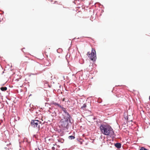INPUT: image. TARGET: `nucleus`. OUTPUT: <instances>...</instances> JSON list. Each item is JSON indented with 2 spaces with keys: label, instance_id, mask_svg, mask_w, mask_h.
<instances>
[{
  "label": "nucleus",
  "instance_id": "f257e3e1",
  "mask_svg": "<svg viewBox=\"0 0 150 150\" xmlns=\"http://www.w3.org/2000/svg\"><path fill=\"white\" fill-rule=\"evenodd\" d=\"M100 128L101 132L105 135L112 137L115 136L114 132L110 126L101 125Z\"/></svg>",
  "mask_w": 150,
  "mask_h": 150
},
{
  "label": "nucleus",
  "instance_id": "f03ea898",
  "mask_svg": "<svg viewBox=\"0 0 150 150\" xmlns=\"http://www.w3.org/2000/svg\"><path fill=\"white\" fill-rule=\"evenodd\" d=\"M87 55L91 60L95 61L96 59V52L94 49L92 48L91 53L88 52Z\"/></svg>",
  "mask_w": 150,
  "mask_h": 150
},
{
  "label": "nucleus",
  "instance_id": "7ed1b4c3",
  "mask_svg": "<svg viewBox=\"0 0 150 150\" xmlns=\"http://www.w3.org/2000/svg\"><path fill=\"white\" fill-rule=\"evenodd\" d=\"M40 123V122L38 120H33L31 122V125L33 127L39 129Z\"/></svg>",
  "mask_w": 150,
  "mask_h": 150
},
{
  "label": "nucleus",
  "instance_id": "20e7f679",
  "mask_svg": "<svg viewBox=\"0 0 150 150\" xmlns=\"http://www.w3.org/2000/svg\"><path fill=\"white\" fill-rule=\"evenodd\" d=\"M68 120H67L64 119H62L60 121V126L63 128H66L67 129L68 126Z\"/></svg>",
  "mask_w": 150,
  "mask_h": 150
},
{
  "label": "nucleus",
  "instance_id": "39448f33",
  "mask_svg": "<svg viewBox=\"0 0 150 150\" xmlns=\"http://www.w3.org/2000/svg\"><path fill=\"white\" fill-rule=\"evenodd\" d=\"M64 117L63 119L67 120L70 121V118L71 117L69 113H66L63 114Z\"/></svg>",
  "mask_w": 150,
  "mask_h": 150
},
{
  "label": "nucleus",
  "instance_id": "423d86ee",
  "mask_svg": "<svg viewBox=\"0 0 150 150\" xmlns=\"http://www.w3.org/2000/svg\"><path fill=\"white\" fill-rule=\"evenodd\" d=\"M115 146L118 149H120L121 147V144L120 143H117L115 144Z\"/></svg>",
  "mask_w": 150,
  "mask_h": 150
},
{
  "label": "nucleus",
  "instance_id": "0eeeda50",
  "mask_svg": "<svg viewBox=\"0 0 150 150\" xmlns=\"http://www.w3.org/2000/svg\"><path fill=\"white\" fill-rule=\"evenodd\" d=\"M60 108L62 109V111L64 112V113H68V112H67L65 108H64L62 106H61V107Z\"/></svg>",
  "mask_w": 150,
  "mask_h": 150
},
{
  "label": "nucleus",
  "instance_id": "6e6552de",
  "mask_svg": "<svg viewBox=\"0 0 150 150\" xmlns=\"http://www.w3.org/2000/svg\"><path fill=\"white\" fill-rule=\"evenodd\" d=\"M1 90L3 91H6L7 89V88L6 87H2L1 88Z\"/></svg>",
  "mask_w": 150,
  "mask_h": 150
},
{
  "label": "nucleus",
  "instance_id": "1a4fd4ad",
  "mask_svg": "<svg viewBox=\"0 0 150 150\" xmlns=\"http://www.w3.org/2000/svg\"><path fill=\"white\" fill-rule=\"evenodd\" d=\"M86 107V104H83V105L81 107V109L84 110L85 108Z\"/></svg>",
  "mask_w": 150,
  "mask_h": 150
},
{
  "label": "nucleus",
  "instance_id": "9d476101",
  "mask_svg": "<svg viewBox=\"0 0 150 150\" xmlns=\"http://www.w3.org/2000/svg\"><path fill=\"white\" fill-rule=\"evenodd\" d=\"M53 104H54V105L55 106H58V107H59L60 108L61 107V106L59 105V104L58 103H53Z\"/></svg>",
  "mask_w": 150,
  "mask_h": 150
},
{
  "label": "nucleus",
  "instance_id": "9b49d317",
  "mask_svg": "<svg viewBox=\"0 0 150 150\" xmlns=\"http://www.w3.org/2000/svg\"><path fill=\"white\" fill-rule=\"evenodd\" d=\"M68 138L70 139H74L75 138L74 136H70Z\"/></svg>",
  "mask_w": 150,
  "mask_h": 150
},
{
  "label": "nucleus",
  "instance_id": "f8f14e48",
  "mask_svg": "<svg viewBox=\"0 0 150 150\" xmlns=\"http://www.w3.org/2000/svg\"><path fill=\"white\" fill-rule=\"evenodd\" d=\"M52 150H55V148L54 147H52Z\"/></svg>",
  "mask_w": 150,
  "mask_h": 150
},
{
  "label": "nucleus",
  "instance_id": "ddd939ff",
  "mask_svg": "<svg viewBox=\"0 0 150 150\" xmlns=\"http://www.w3.org/2000/svg\"><path fill=\"white\" fill-rule=\"evenodd\" d=\"M64 100H65V98H64L62 99V101H64Z\"/></svg>",
  "mask_w": 150,
  "mask_h": 150
},
{
  "label": "nucleus",
  "instance_id": "4468645a",
  "mask_svg": "<svg viewBox=\"0 0 150 150\" xmlns=\"http://www.w3.org/2000/svg\"><path fill=\"white\" fill-rule=\"evenodd\" d=\"M77 0H75V1H76Z\"/></svg>",
  "mask_w": 150,
  "mask_h": 150
}]
</instances>
